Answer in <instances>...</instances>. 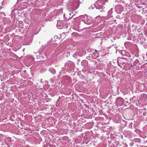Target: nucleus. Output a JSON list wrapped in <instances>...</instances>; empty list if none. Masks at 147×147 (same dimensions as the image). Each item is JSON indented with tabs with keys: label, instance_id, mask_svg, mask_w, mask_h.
<instances>
[{
	"label": "nucleus",
	"instance_id": "6e6552de",
	"mask_svg": "<svg viewBox=\"0 0 147 147\" xmlns=\"http://www.w3.org/2000/svg\"><path fill=\"white\" fill-rule=\"evenodd\" d=\"M63 17H64V19L66 20H67V19H66V17H65V14H63Z\"/></svg>",
	"mask_w": 147,
	"mask_h": 147
},
{
	"label": "nucleus",
	"instance_id": "f257e3e1",
	"mask_svg": "<svg viewBox=\"0 0 147 147\" xmlns=\"http://www.w3.org/2000/svg\"><path fill=\"white\" fill-rule=\"evenodd\" d=\"M71 4L72 9H76L78 8L79 5V0H71Z\"/></svg>",
	"mask_w": 147,
	"mask_h": 147
},
{
	"label": "nucleus",
	"instance_id": "7ed1b4c3",
	"mask_svg": "<svg viewBox=\"0 0 147 147\" xmlns=\"http://www.w3.org/2000/svg\"><path fill=\"white\" fill-rule=\"evenodd\" d=\"M101 1L100 0H98L95 4V6L97 9H101L103 7L102 4L100 3Z\"/></svg>",
	"mask_w": 147,
	"mask_h": 147
},
{
	"label": "nucleus",
	"instance_id": "39448f33",
	"mask_svg": "<svg viewBox=\"0 0 147 147\" xmlns=\"http://www.w3.org/2000/svg\"><path fill=\"white\" fill-rule=\"evenodd\" d=\"M81 65L82 66H87L88 65V61L86 60H83L81 62Z\"/></svg>",
	"mask_w": 147,
	"mask_h": 147
},
{
	"label": "nucleus",
	"instance_id": "20e7f679",
	"mask_svg": "<svg viewBox=\"0 0 147 147\" xmlns=\"http://www.w3.org/2000/svg\"><path fill=\"white\" fill-rule=\"evenodd\" d=\"M122 102L123 99L120 97H118L116 99V102L117 105H120Z\"/></svg>",
	"mask_w": 147,
	"mask_h": 147
},
{
	"label": "nucleus",
	"instance_id": "9d476101",
	"mask_svg": "<svg viewBox=\"0 0 147 147\" xmlns=\"http://www.w3.org/2000/svg\"><path fill=\"white\" fill-rule=\"evenodd\" d=\"M76 54L75 53V54L73 56H74H74H75Z\"/></svg>",
	"mask_w": 147,
	"mask_h": 147
},
{
	"label": "nucleus",
	"instance_id": "9b49d317",
	"mask_svg": "<svg viewBox=\"0 0 147 147\" xmlns=\"http://www.w3.org/2000/svg\"><path fill=\"white\" fill-rule=\"evenodd\" d=\"M76 54L75 53V54L73 56H74H74H75Z\"/></svg>",
	"mask_w": 147,
	"mask_h": 147
},
{
	"label": "nucleus",
	"instance_id": "f8f14e48",
	"mask_svg": "<svg viewBox=\"0 0 147 147\" xmlns=\"http://www.w3.org/2000/svg\"><path fill=\"white\" fill-rule=\"evenodd\" d=\"M95 52H96L97 51L96 50H95Z\"/></svg>",
	"mask_w": 147,
	"mask_h": 147
},
{
	"label": "nucleus",
	"instance_id": "423d86ee",
	"mask_svg": "<svg viewBox=\"0 0 147 147\" xmlns=\"http://www.w3.org/2000/svg\"><path fill=\"white\" fill-rule=\"evenodd\" d=\"M57 26L58 28L60 29L62 28L63 27L62 23L58 22L57 24Z\"/></svg>",
	"mask_w": 147,
	"mask_h": 147
},
{
	"label": "nucleus",
	"instance_id": "0eeeda50",
	"mask_svg": "<svg viewBox=\"0 0 147 147\" xmlns=\"http://www.w3.org/2000/svg\"><path fill=\"white\" fill-rule=\"evenodd\" d=\"M49 70L53 74H55L56 73L55 70L52 67H50L49 69Z\"/></svg>",
	"mask_w": 147,
	"mask_h": 147
},
{
	"label": "nucleus",
	"instance_id": "1a4fd4ad",
	"mask_svg": "<svg viewBox=\"0 0 147 147\" xmlns=\"http://www.w3.org/2000/svg\"><path fill=\"white\" fill-rule=\"evenodd\" d=\"M130 64H131L130 67H132L133 66V65L132 64V63H130Z\"/></svg>",
	"mask_w": 147,
	"mask_h": 147
},
{
	"label": "nucleus",
	"instance_id": "f03ea898",
	"mask_svg": "<svg viewBox=\"0 0 147 147\" xmlns=\"http://www.w3.org/2000/svg\"><path fill=\"white\" fill-rule=\"evenodd\" d=\"M81 18L84 23L90 25L92 23V21L88 19L87 16L86 15L82 16Z\"/></svg>",
	"mask_w": 147,
	"mask_h": 147
}]
</instances>
